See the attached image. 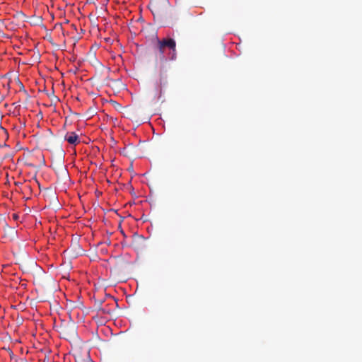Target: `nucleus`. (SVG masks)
<instances>
[{
	"label": "nucleus",
	"mask_w": 362,
	"mask_h": 362,
	"mask_svg": "<svg viewBox=\"0 0 362 362\" xmlns=\"http://www.w3.org/2000/svg\"><path fill=\"white\" fill-rule=\"evenodd\" d=\"M0 231L3 232L4 238L6 240H12L16 235L15 228L9 226L4 218L0 219Z\"/></svg>",
	"instance_id": "nucleus-2"
},
{
	"label": "nucleus",
	"mask_w": 362,
	"mask_h": 362,
	"mask_svg": "<svg viewBox=\"0 0 362 362\" xmlns=\"http://www.w3.org/2000/svg\"><path fill=\"white\" fill-rule=\"evenodd\" d=\"M12 217L14 220H17L18 218V216L16 214H13Z\"/></svg>",
	"instance_id": "nucleus-4"
},
{
	"label": "nucleus",
	"mask_w": 362,
	"mask_h": 362,
	"mask_svg": "<svg viewBox=\"0 0 362 362\" xmlns=\"http://www.w3.org/2000/svg\"><path fill=\"white\" fill-rule=\"evenodd\" d=\"M64 139L70 144L76 145L79 143L78 135L75 132H68L64 136Z\"/></svg>",
	"instance_id": "nucleus-3"
},
{
	"label": "nucleus",
	"mask_w": 362,
	"mask_h": 362,
	"mask_svg": "<svg viewBox=\"0 0 362 362\" xmlns=\"http://www.w3.org/2000/svg\"><path fill=\"white\" fill-rule=\"evenodd\" d=\"M98 311L103 314L106 313L104 308H99Z\"/></svg>",
	"instance_id": "nucleus-5"
},
{
	"label": "nucleus",
	"mask_w": 362,
	"mask_h": 362,
	"mask_svg": "<svg viewBox=\"0 0 362 362\" xmlns=\"http://www.w3.org/2000/svg\"><path fill=\"white\" fill-rule=\"evenodd\" d=\"M157 48L159 51L160 54L161 55V59L163 61H166V58L164 56V53L165 52V49H168L170 50V60H175L177 58V51H176V42L174 39L170 37H165L161 40H157Z\"/></svg>",
	"instance_id": "nucleus-1"
}]
</instances>
